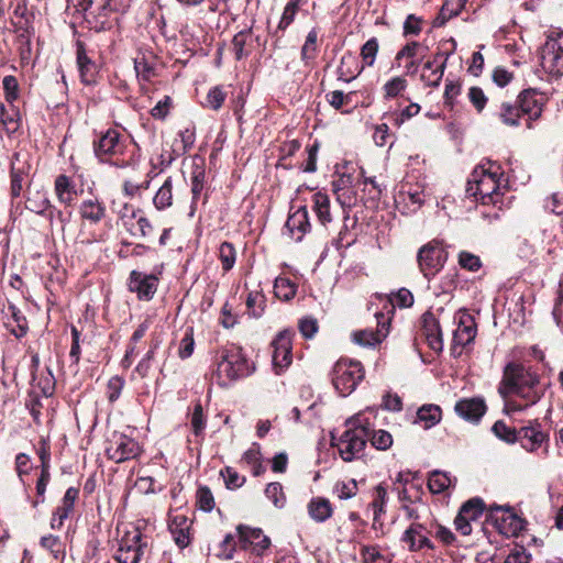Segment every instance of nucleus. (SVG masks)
Instances as JSON below:
<instances>
[{"label": "nucleus", "instance_id": "obj_1", "mask_svg": "<svg viewBox=\"0 0 563 563\" xmlns=\"http://www.w3.org/2000/svg\"><path fill=\"white\" fill-rule=\"evenodd\" d=\"M503 172L500 166L493 162L479 165L474 168L467 180L465 199L474 198L483 206H493V212L482 211V217L489 223L500 219V211L504 207V195L506 186L503 184Z\"/></svg>", "mask_w": 563, "mask_h": 563}, {"label": "nucleus", "instance_id": "obj_2", "mask_svg": "<svg viewBox=\"0 0 563 563\" xmlns=\"http://www.w3.org/2000/svg\"><path fill=\"white\" fill-rule=\"evenodd\" d=\"M216 363L217 369L213 378L222 387L247 377L255 371L254 364L247 358L242 347L234 344L219 350L216 355Z\"/></svg>", "mask_w": 563, "mask_h": 563}, {"label": "nucleus", "instance_id": "obj_3", "mask_svg": "<svg viewBox=\"0 0 563 563\" xmlns=\"http://www.w3.org/2000/svg\"><path fill=\"white\" fill-rule=\"evenodd\" d=\"M363 378L364 369L357 361L341 358L333 366L332 383L343 397L354 391Z\"/></svg>", "mask_w": 563, "mask_h": 563}, {"label": "nucleus", "instance_id": "obj_4", "mask_svg": "<svg viewBox=\"0 0 563 563\" xmlns=\"http://www.w3.org/2000/svg\"><path fill=\"white\" fill-rule=\"evenodd\" d=\"M540 65L553 77L563 76V32H551L540 52Z\"/></svg>", "mask_w": 563, "mask_h": 563}, {"label": "nucleus", "instance_id": "obj_5", "mask_svg": "<svg viewBox=\"0 0 563 563\" xmlns=\"http://www.w3.org/2000/svg\"><path fill=\"white\" fill-rule=\"evenodd\" d=\"M125 144L122 134L115 129H108L93 141V153L101 163H111L117 167H124L125 164L112 161L124 154Z\"/></svg>", "mask_w": 563, "mask_h": 563}, {"label": "nucleus", "instance_id": "obj_6", "mask_svg": "<svg viewBox=\"0 0 563 563\" xmlns=\"http://www.w3.org/2000/svg\"><path fill=\"white\" fill-rule=\"evenodd\" d=\"M146 548L147 541L143 533L132 527L121 537L114 560L118 563H140Z\"/></svg>", "mask_w": 563, "mask_h": 563}, {"label": "nucleus", "instance_id": "obj_7", "mask_svg": "<svg viewBox=\"0 0 563 563\" xmlns=\"http://www.w3.org/2000/svg\"><path fill=\"white\" fill-rule=\"evenodd\" d=\"M539 376L520 364L510 363L506 366L504 378L499 386V393L507 400L508 395L516 393L521 387L538 383Z\"/></svg>", "mask_w": 563, "mask_h": 563}, {"label": "nucleus", "instance_id": "obj_8", "mask_svg": "<svg viewBox=\"0 0 563 563\" xmlns=\"http://www.w3.org/2000/svg\"><path fill=\"white\" fill-rule=\"evenodd\" d=\"M448 252L439 241H431L419 249L417 262L421 273L429 277L435 275L445 264Z\"/></svg>", "mask_w": 563, "mask_h": 563}, {"label": "nucleus", "instance_id": "obj_9", "mask_svg": "<svg viewBox=\"0 0 563 563\" xmlns=\"http://www.w3.org/2000/svg\"><path fill=\"white\" fill-rule=\"evenodd\" d=\"M141 446L133 438L114 432L108 441L106 454L115 463H122L137 457L141 454Z\"/></svg>", "mask_w": 563, "mask_h": 563}, {"label": "nucleus", "instance_id": "obj_10", "mask_svg": "<svg viewBox=\"0 0 563 563\" xmlns=\"http://www.w3.org/2000/svg\"><path fill=\"white\" fill-rule=\"evenodd\" d=\"M362 433V430L352 431L347 428L338 440L332 437V445L338 448L340 456L345 462H351L362 455L367 441Z\"/></svg>", "mask_w": 563, "mask_h": 563}, {"label": "nucleus", "instance_id": "obj_11", "mask_svg": "<svg viewBox=\"0 0 563 563\" xmlns=\"http://www.w3.org/2000/svg\"><path fill=\"white\" fill-rule=\"evenodd\" d=\"M375 318L377 321V329H364L353 332L352 340L354 343L364 347H374L380 344L389 333L390 317L386 316L384 311H376Z\"/></svg>", "mask_w": 563, "mask_h": 563}, {"label": "nucleus", "instance_id": "obj_12", "mask_svg": "<svg viewBox=\"0 0 563 563\" xmlns=\"http://www.w3.org/2000/svg\"><path fill=\"white\" fill-rule=\"evenodd\" d=\"M76 63L81 82L85 85L96 84L99 67L95 60V52L88 49L81 41L76 42Z\"/></svg>", "mask_w": 563, "mask_h": 563}, {"label": "nucleus", "instance_id": "obj_13", "mask_svg": "<svg viewBox=\"0 0 563 563\" xmlns=\"http://www.w3.org/2000/svg\"><path fill=\"white\" fill-rule=\"evenodd\" d=\"M542 396L543 388L540 386V382L538 380V383L533 385L531 384L527 387H521V389L516 393L508 395L506 409L508 412L521 411L537 404Z\"/></svg>", "mask_w": 563, "mask_h": 563}, {"label": "nucleus", "instance_id": "obj_14", "mask_svg": "<svg viewBox=\"0 0 563 563\" xmlns=\"http://www.w3.org/2000/svg\"><path fill=\"white\" fill-rule=\"evenodd\" d=\"M292 331L284 330L280 331L274 339L272 346L273 351V366L276 374H280L287 368L292 361L291 356V338Z\"/></svg>", "mask_w": 563, "mask_h": 563}, {"label": "nucleus", "instance_id": "obj_15", "mask_svg": "<svg viewBox=\"0 0 563 563\" xmlns=\"http://www.w3.org/2000/svg\"><path fill=\"white\" fill-rule=\"evenodd\" d=\"M129 290L135 292L140 300H151L158 287V278L153 274L132 271L129 277Z\"/></svg>", "mask_w": 563, "mask_h": 563}, {"label": "nucleus", "instance_id": "obj_16", "mask_svg": "<svg viewBox=\"0 0 563 563\" xmlns=\"http://www.w3.org/2000/svg\"><path fill=\"white\" fill-rule=\"evenodd\" d=\"M547 100L545 93L537 89H527L519 95L518 107L521 113L532 121L541 117Z\"/></svg>", "mask_w": 563, "mask_h": 563}, {"label": "nucleus", "instance_id": "obj_17", "mask_svg": "<svg viewBox=\"0 0 563 563\" xmlns=\"http://www.w3.org/2000/svg\"><path fill=\"white\" fill-rule=\"evenodd\" d=\"M490 519L498 532L506 537L516 536L522 529V521L509 508L496 507Z\"/></svg>", "mask_w": 563, "mask_h": 563}, {"label": "nucleus", "instance_id": "obj_18", "mask_svg": "<svg viewBox=\"0 0 563 563\" xmlns=\"http://www.w3.org/2000/svg\"><path fill=\"white\" fill-rule=\"evenodd\" d=\"M68 8L73 7L76 11H88L95 5L99 10V15L107 16L110 12H124L129 7L125 0H67Z\"/></svg>", "mask_w": 563, "mask_h": 563}, {"label": "nucleus", "instance_id": "obj_19", "mask_svg": "<svg viewBox=\"0 0 563 563\" xmlns=\"http://www.w3.org/2000/svg\"><path fill=\"white\" fill-rule=\"evenodd\" d=\"M3 324L16 339H22L29 331V323L23 312L12 302H8L3 310Z\"/></svg>", "mask_w": 563, "mask_h": 563}, {"label": "nucleus", "instance_id": "obj_20", "mask_svg": "<svg viewBox=\"0 0 563 563\" xmlns=\"http://www.w3.org/2000/svg\"><path fill=\"white\" fill-rule=\"evenodd\" d=\"M485 504L483 499L475 497L467 500L460 507V533L468 536L472 532V523H477V520L483 515Z\"/></svg>", "mask_w": 563, "mask_h": 563}, {"label": "nucleus", "instance_id": "obj_21", "mask_svg": "<svg viewBox=\"0 0 563 563\" xmlns=\"http://www.w3.org/2000/svg\"><path fill=\"white\" fill-rule=\"evenodd\" d=\"M78 213L84 223L97 225L106 219L107 208L98 198L90 197L79 203Z\"/></svg>", "mask_w": 563, "mask_h": 563}, {"label": "nucleus", "instance_id": "obj_22", "mask_svg": "<svg viewBox=\"0 0 563 563\" xmlns=\"http://www.w3.org/2000/svg\"><path fill=\"white\" fill-rule=\"evenodd\" d=\"M285 228L296 242H300L303 235L309 232L311 228L307 207L301 206L294 212H290Z\"/></svg>", "mask_w": 563, "mask_h": 563}, {"label": "nucleus", "instance_id": "obj_23", "mask_svg": "<svg viewBox=\"0 0 563 563\" xmlns=\"http://www.w3.org/2000/svg\"><path fill=\"white\" fill-rule=\"evenodd\" d=\"M398 203L402 201L407 208V212H416L419 210L426 201V192L423 185L416 183H407L402 185L398 194Z\"/></svg>", "mask_w": 563, "mask_h": 563}, {"label": "nucleus", "instance_id": "obj_24", "mask_svg": "<svg viewBox=\"0 0 563 563\" xmlns=\"http://www.w3.org/2000/svg\"><path fill=\"white\" fill-rule=\"evenodd\" d=\"M236 530L240 540L244 543V548L246 544L252 545L253 551L258 555L262 554L271 545L269 538L266 537L258 528H250L240 525L238 526Z\"/></svg>", "mask_w": 563, "mask_h": 563}, {"label": "nucleus", "instance_id": "obj_25", "mask_svg": "<svg viewBox=\"0 0 563 563\" xmlns=\"http://www.w3.org/2000/svg\"><path fill=\"white\" fill-rule=\"evenodd\" d=\"M476 335L477 325L474 317L466 310L460 309V346L463 347V351H460V356L468 354L470 345L474 342Z\"/></svg>", "mask_w": 563, "mask_h": 563}, {"label": "nucleus", "instance_id": "obj_26", "mask_svg": "<svg viewBox=\"0 0 563 563\" xmlns=\"http://www.w3.org/2000/svg\"><path fill=\"white\" fill-rule=\"evenodd\" d=\"M486 410L485 400L481 397L460 400V417L471 423H478Z\"/></svg>", "mask_w": 563, "mask_h": 563}, {"label": "nucleus", "instance_id": "obj_27", "mask_svg": "<svg viewBox=\"0 0 563 563\" xmlns=\"http://www.w3.org/2000/svg\"><path fill=\"white\" fill-rule=\"evenodd\" d=\"M451 53L438 54L432 62L424 64L421 79L429 86H438L443 77L445 62Z\"/></svg>", "mask_w": 563, "mask_h": 563}, {"label": "nucleus", "instance_id": "obj_28", "mask_svg": "<svg viewBox=\"0 0 563 563\" xmlns=\"http://www.w3.org/2000/svg\"><path fill=\"white\" fill-rule=\"evenodd\" d=\"M423 527L419 523H412L402 534L401 542L412 552L419 551L423 548L432 549L433 545L429 538L423 534Z\"/></svg>", "mask_w": 563, "mask_h": 563}, {"label": "nucleus", "instance_id": "obj_29", "mask_svg": "<svg viewBox=\"0 0 563 563\" xmlns=\"http://www.w3.org/2000/svg\"><path fill=\"white\" fill-rule=\"evenodd\" d=\"M54 191L57 200L65 206H71L78 195L75 183L64 174L55 178Z\"/></svg>", "mask_w": 563, "mask_h": 563}, {"label": "nucleus", "instance_id": "obj_30", "mask_svg": "<svg viewBox=\"0 0 563 563\" xmlns=\"http://www.w3.org/2000/svg\"><path fill=\"white\" fill-rule=\"evenodd\" d=\"M169 531L179 549H185L190 543V522L184 515H176L169 522Z\"/></svg>", "mask_w": 563, "mask_h": 563}, {"label": "nucleus", "instance_id": "obj_31", "mask_svg": "<svg viewBox=\"0 0 563 563\" xmlns=\"http://www.w3.org/2000/svg\"><path fill=\"white\" fill-rule=\"evenodd\" d=\"M379 298L384 301L385 314L388 317L394 312L396 306L408 308L413 303V295L406 288H401L390 296H379Z\"/></svg>", "mask_w": 563, "mask_h": 563}, {"label": "nucleus", "instance_id": "obj_32", "mask_svg": "<svg viewBox=\"0 0 563 563\" xmlns=\"http://www.w3.org/2000/svg\"><path fill=\"white\" fill-rule=\"evenodd\" d=\"M51 201L48 199L47 192L42 189L29 190L27 198L25 201V208L41 217L44 213H47L48 208L51 207Z\"/></svg>", "mask_w": 563, "mask_h": 563}, {"label": "nucleus", "instance_id": "obj_33", "mask_svg": "<svg viewBox=\"0 0 563 563\" xmlns=\"http://www.w3.org/2000/svg\"><path fill=\"white\" fill-rule=\"evenodd\" d=\"M308 514L312 520L316 522H324L328 520L332 514L333 509L331 503L323 497H314L312 498L308 506Z\"/></svg>", "mask_w": 563, "mask_h": 563}, {"label": "nucleus", "instance_id": "obj_34", "mask_svg": "<svg viewBox=\"0 0 563 563\" xmlns=\"http://www.w3.org/2000/svg\"><path fill=\"white\" fill-rule=\"evenodd\" d=\"M313 211L322 225L332 221L330 212V198L327 194L318 191L312 196Z\"/></svg>", "mask_w": 563, "mask_h": 563}, {"label": "nucleus", "instance_id": "obj_35", "mask_svg": "<svg viewBox=\"0 0 563 563\" xmlns=\"http://www.w3.org/2000/svg\"><path fill=\"white\" fill-rule=\"evenodd\" d=\"M428 47L420 42H410L406 44L396 55L395 60L401 66L404 59L422 60L426 56Z\"/></svg>", "mask_w": 563, "mask_h": 563}, {"label": "nucleus", "instance_id": "obj_36", "mask_svg": "<svg viewBox=\"0 0 563 563\" xmlns=\"http://www.w3.org/2000/svg\"><path fill=\"white\" fill-rule=\"evenodd\" d=\"M441 420V408L437 405H423L417 411L416 423H421L424 429H430Z\"/></svg>", "mask_w": 563, "mask_h": 563}, {"label": "nucleus", "instance_id": "obj_37", "mask_svg": "<svg viewBox=\"0 0 563 563\" xmlns=\"http://www.w3.org/2000/svg\"><path fill=\"white\" fill-rule=\"evenodd\" d=\"M205 177H206V172H205L203 162L201 159H199V162L194 161L192 166H191V174H190L191 194H192V202L194 203L198 200V198L203 189Z\"/></svg>", "mask_w": 563, "mask_h": 563}, {"label": "nucleus", "instance_id": "obj_38", "mask_svg": "<svg viewBox=\"0 0 563 563\" xmlns=\"http://www.w3.org/2000/svg\"><path fill=\"white\" fill-rule=\"evenodd\" d=\"M153 203L157 210H164L173 203V180L167 177L164 184L159 187L153 198Z\"/></svg>", "mask_w": 563, "mask_h": 563}, {"label": "nucleus", "instance_id": "obj_39", "mask_svg": "<svg viewBox=\"0 0 563 563\" xmlns=\"http://www.w3.org/2000/svg\"><path fill=\"white\" fill-rule=\"evenodd\" d=\"M247 314L252 318H261L266 308V297L261 291H251L246 298Z\"/></svg>", "mask_w": 563, "mask_h": 563}, {"label": "nucleus", "instance_id": "obj_40", "mask_svg": "<svg viewBox=\"0 0 563 563\" xmlns=\"http://www.w3.org/2000/svg\"><path fill=\"white\" fill-rule=\"evenodd\" d=\"M71 211H63L56 208L54 205H51L47 213H44L43 218L48 220L52 229L57 228L64 232L66 224L69 223L71 219Z\"/></svg>", "mask_w": 563, "mask_h": 563}, {"label": "nucleus", "instance_id": "obj_41", "mask_svg": "<svg viewBox=\"0 0 563 563\" xmlns=\"http://www.w3.org/2000/svg\"><path fill=\"white\" fill-rule=\"evenodd\" d=\"M252 31L243 30L234 35L232 40V47L234 52V56L238 60L249 56L250 52L246 49V46L251 42Z\"/></svg>", "mask_w": 563, "mask_h": 563}, {"label": "nucleus", "instance_id": "obj_42", "mask_svg": "<svg viewBox=\"0 0 563 563\" xmlns=\"http://www.w3.org/2000/svg\"><path fill=\"white\" fill-rule=\"evenodd\" d=\"M519 438L526 450L533 451L542 443L543 433L534 428H522Z\"/></svg>", "mask_w": 563, "mask_h": 563}, {"label": "nucleus", "instance_id": "obj_43", "mask_svg": "<svg viewBox=\"0 0 563 563\" xmlns=\"http://www.w3.org/2000/svg\"><path fill=\"white\" fill-rule=\"evenodd\" d=\"M457 15V1L455 0H446L438 15L434 18L432 22L433 27H442L444 26L451 19Z\"/></svg>", "mask_w": 563, "mask_h": 563}, {"label": "nucleus", "instance_id": "obj_44", "mask_svg": "<svg viewBox=\"0 0 563 563\" xmlns=\"http://www.w3.org/2000/svg\"><path fill=\"white\" fill-rule=\"evenodd\" d=\"M297 287L288 278L277 277L274 283V292L278 299L288 301L296 295Z\"/></svg>", "mask_w": 563, "mask_h": 563}, {"label": "nucleus", "instance_id": "obj_45", "mask_svg": "<svg viewBox=\"0 0 563 563\" xmlns=\"http://www.w3.org/2000/svg\"><path fill=\"white\" fill-rule=\"evenodd\" d=\"M346 427L352 431H363V438L367 439L374 431L372 422L365 412H360L346 420Z\"/></svg>", "mask_w": 563, "mask_h": 563}, {"label": "nucleus", "instance_id": "obj_46", "mask_svg": "<svg viewBox=\"0 0 563 563\" xmlns=\"http://www.w3.org/2000/svg\"><path fill=\"white\" fill-rule=\"evenodd\" d=\"M218 256L221 262L222 269L224 272H229L233 268L236 261V251L232 243H221L219 246Z\"/></svg>", "mask_w": 563, "mask_h": 563}, {"label": "nucleus", "instance_id": "obj_47", "mask_svg": "<svg viewBox=\"0 0 563 563\" xmlns=\"http://www.w3.org/2000/svg\"><path fill=\"white\" fill-rule=\"evenodd\" d=\"M408 82L404 77H393L383 86L384 97L386 99L399 97L406 90Z\"/></svg>", "mask_w": 563, "mask_h": 563}, {"label": "nucleus", "instance_id": "obj_48", "mask_svg": "<svg viewBox=\"0 0 563 563\" xmlns=\"http://www.w3.org/2000/svg\"><path fill=\"white\" fill-rule=\"evenodd\" d=\"M451 486L450 477L440 471H434L428 479V487L432 494H441Z\"/></svg>", "mask_w": 563, "mask_h": 563}, {"label": "nucleus", "instance_id": "obj_49", "mask_svg": "<svg viewBox=\"0 0 563 563\" xmlns=\"http://www.w3.org/2000/svg\"><path fill=\"white\" fill-rule=\"evenodd\" d=\"M521 115L523 114L521 113L518 106H511L510 103L504 102L500 107L499 117L506 125H519V120Z\"/></svg>", "mask_w": 563, "mask_h": 563}, {"label": "nucleus", "instance_id": "obj_50", "mask_svg": "<svg viewBox=\"0 0 563 563\" xmlns=\"http://www.w3.org/2000/svg\"><path fill=\"white\" fill-rule=\"evenodd\" d=\"M134 69L137 79L142 81H151L156 76L155 68L144 56L134 59Z\"/></svg>", "mask_w": 563, "mask_h": 563}, {"label": "nucleus", "instance_id": "obj_51", "mask_svg": "<svg viewBox=\"0 0 563 563\" xmlns=\"http://www.w3.org/2000/svg\"><path fill=\"white\" fill-rule=\"evenodd\" d=\"M387 500V490L383 485H378L375 488V498L372 501V507L374 510V519L373 527L376 528V523L378 522L379 516L385 511V505Z\"/></svg>", "mask_w": 563, "mask_h": 563}, {"label": "nucleus", "instance_id": "obj_52", "mask_svg": "<svg viewBox=\"0 0 563 563\" xmlns=\"http://www.w3.org/2000/svg\"><path fill=\"white\" fill-rule=\"evenodd\" d=\"M355 64V57L351 53H346L341 57L340 66L338 67V79L350 82L356 78L357 74L350 70V66Z\"/></svg>", "mask_w": 563, "mask_h": 563}, {"label": "nucleus", "instance_id": "obj_53", "mask_svg": "<svg viewBox=\"0 0 563 563\" xmlns=\"http://www.w3.org/2000/svg\"><path fill=\"white\" fill-rule=\"evenodd\" d=\"M367 440L371 441V444L380 451H385L389 449L393 444V437L388 431L385 430H374Z\"/></svg>", "mask_w": 563, "mask_h": 563}, {"label": "nucleus", "instance_id": "obj_54", "mask_svg": "<svg viewBox=\"0 0 563 563\" xmlns=\"http://www.w3.org/2000/svg\"><path fill=\"white\" fill-rule=\"evenodd\" d=\"M317 41H318V31L312 29L307 34L303 46L301 47V59L308 62L316 57L317 53Z\"/></svg>", "mask_w": 563, "mask_h": 563}, {"label": "nucleus", "instance_id": "obj_55", "mask_svg": "<svg viewBox=\"0 0 563 563\" xmlns=\"http://www.w3.org/2000/svg\"><path fill=\"white\" fill-rule=\"evenodd\" d=\"M361 556L364 563H391L388 555L380 553V551L373 545L363 547Z\"/></svg>", "mask_w": 563, "mask_h": 563}, {"label": "nucleus", "instance_id": "obj_56", "mask_svg": "<svg viewBox=\"0 0 563 563\" xmlns=\"http://www.w3.org/2000/svg\"><path fill=\"white\" fill-rule=\"evenodd\" d=\"M41 545L51 552L54 559L64 556V549L60 539L56 536L48 534L41 538Z\"/></svg>", "mask_w": 563, "mask_h": 563}, {"label": "nucleus", "instance_id": "obj_57", "mask_svg": "<svg viewBox=\"0 0 563 563\" xmlns=\"http://www.w3.org/2000/svg\"><path fill=\"white\" fill-rule=\"evenodd\" d=\"M420 106L418 103H410L398 112L391 114L393 122L396 126H401L406 121L416 117L420 112Z\"/></svg>", "mask_w": 563, "mask_h": 563}, {"label": "nucleus", "instance_id": "obj_58", "mask_svg": "<svg viewBox=\"0 0 563 563\" xmlns=\"http://www.w3.org/2000/svg\"><path fill=\"white\" fill-rule=\"evenodd\" d=\"M227 98V92L222 87L216 86L211 88L206 98V107L212 110H219Z\"/></svg>", "mask_w": 563, "mask_h": 563}, {"label": "nucleus", "instance_id": "obj_59", "mask_svg": "<svg viewBox=\"0 0 563 563\" xmlns=\"http://www.w3.org/2000/svg\"><path fill=\"white\" fill-rule=\"evenodd\" d=\"M265 495L269 500L273 501V504L276 507H278V508L284 507L286 497L283 492V486L279 483H277V482L269 483L266 486Z\"/></svg>", "mask_w": 563, "mask_h": 563}, {"label": "nucleus", "instance_id": "obj_60", "mask_svg": "<svg viewBox=\"0 0 563 563\" xmlns=\"http://www.w3.org/2000/svg\"><path fill=\"white\" fill-rule=\"evenodd\" d=\"M299 1L300 0H290L289 2H287V4L284 8L280 21L278 23V29L285 30L292 23L299 9Z\"/></svg>", "mask_w": 563, "mask_h": 563}, {"label": "nucleus", "instance_id": "obj_61", "mask_svg": "<svg viewBox=\"0 0 563 563\" xmlns=\"http://www.w3.org/2000/svg\"><path fill=\"white\" fill-rule=\"evenodd\" d=\"M197 505L201 510L206 512H210L214 508L213 495L207 486H201L198 488Z\"/></svg>", "mask_w": 563, "mask_h": 563}, {"label": "nucleus", "instance_id": "obj_62", "mask_svg": "<svg viewBox=\"0 0 563 563\" xmlns=\"http://www.w3.org/2000/svg\"><path fill=\"white\" fill-rule=\"evenodd\" d=\"M492 430L496 437L509 443L515 442L518 438L516 430L500 420L494 423Z\"/></svg>", "mask_w": 563, "mask_h": 563}, {"label": "nucleus", "instance_id": "obj_63", "mask_svg": "<svg viewBox=\"0 0 563 563\" xmlns=\"http://www.w3.org/2000/svg\"><path fill=\"white\" fill-rule=\"evenodd\" d=\"M221 475L224 479L225 486L229 489H236L241 487L245 482V477L241 476L233 467L230 466H227L224 470H222Z\"/></svg>", "mask_w": 563, "mask_h": 563}, {"label": "nucleus", "instance_id": "obj_64", "mask_svg": "<svg viewBox=\"0 0 563 563\" xmlns=\"http://www.w3.org/2000/svg\"><path fill=\"white\" fill-rule=\"evenodd\" d=\"M378 52V41L376 37L369 38L361 48V56L367 66H372Z\"/></svg>", "mask_w": 563, "mask_h": 563}]
</instances>
